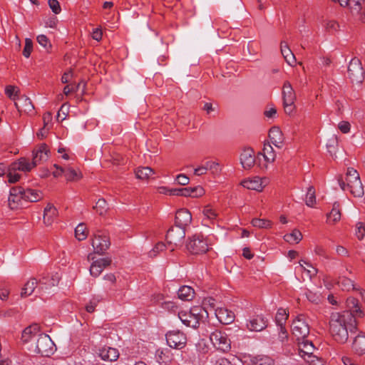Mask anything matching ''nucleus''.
Instances as JSON below:
<instances>
[{"label": "nucleus", "instance_id": "1", "mask_svg": "<svg viewBox=\"0 0 365 365\" xmlns=\"http://www.w3.org/2000/svg\"><path fill=\"white\" fill-rule=\"evenodd\" d=\"M353 321V314L348 311L331 313L329 320V332L334 340L344 344L349 339V328L352 333L356 327Z\"/></svg>", "mask_w": 365, "mask_h": 365}, {"label": "nucleus", "instance_id": "2", "mask_svg": "<svg viewBox=\"0 0 365 365\" xmlns=\"http://www.w3.org/2000/svg\"><path fill=\"white\" fill-rule=\"evenodd\" d=\"M346 175V182L341 177L338 179L341 190H346L348 189L354 197H362L364 191L358 172L353 168H349Z\"/></svg>", "mask_w": 365, "mask_h": 365}, {"label": "nucleus", "instance_id": "3", "mask_svg": "<svg viewBox=\"0 0 365 365\" xmlns=\"http://www.w3.org/2000/svg\"><path fill=\"white\" fill-rule=\"evenodd\" d=\"M29 350L34 354L49 356L54 353L55 344L48 335L39 334L36 341L30 344Z\"/></svg>", "mask_w": 365, "mask_h": 365}, {"label": "nucleus", "instance_id": "4", "mask_svg": "<svg viewBox=\"0 0 365 365\" xmlns=\"http://www.w3.org/2000/svg\"><path fill=\"white\" fill-rule=\"evenodd\" d=\"M186 248L192 255H200L208 250V244L202 235L196 234L187 238Z\"/></svg>", "mask_w": 365, "mask_h": 365}, {"label": "nucleus", "instance_id": "5", "mask_svg": "<svg viewBox=\"0 0 365 365\" xmlns=\"http://www.w3.org/2000/svg\"><path fill=\"white\" fill-rule=\"evenodd\" d=\"M292 334L298 341L305 339L309 333V327L304 320V314H299L292 325Z\"/></svg>", "mask_w": 365, "mask_h": 365}, {"label": "nucleus", "instance_id": "6", "mask_svg": "<svg viewBox=\"0 0 365 365\" xmlns=\"http://www.w3.org/2000/svg\"><path fill=\"white\" fill-rule=\"evenodd\" d=\"M210 339L213 346L222 352H227L231 349L230 340L225 333L219 330L212 332L210 335Z\"/></svg>", "mask_w": 365, "mask_h": 365}, {"label": "nucleus", "instance_id": "7", "mask_svg": "<svg viewBox=\"0 0 365 365\" xmlns=\"http://www.w3.org/2000/svg\"><path fill=\"white\" fill-rule=\"evenodd\" d=\"M348 73L353 83H361L364 78V72L359 58H354L349 62Z\"/></svg>", "mask_w": 365, "mask_h": 365}, {"label": "nucleus", "instance_id": "8", "mask_svg": "<svg viewBox=\"0 0 365 365\" xmlns=\"http://www.w3.org/2000/svg\"><path fill=\"white\" fill-rule=\"evenodd\" d=\"M167 344L171 348L181 349L187 342V337L179 330L170 331L165 334Z\"/></svg>", "mask_w": 365, "mask_h": 365}, {"label": "nucleus", "instance_id": "9", "mask_svg": "<svg viewBox=\"0 0 365 365\" xmlns=\"http://www.w3.org/2000/svg\"><path fill=\"white\" fill-rule=\"evenodd\" d=\"M185 237V229L180 227H171L167 232L166 240L168 243L175 247L182 246Z\"/></svg>", "mask_w": 365, "mask_h": 365}, {"label": "nucleus", "instance_id": "10", "mask_svg": "<svg viewBox=\"0 0 365 365\" xmlns=\"http://www.w3.org/2000/svg\"><path fill=\"white\" fill-rule=\"evenodd\" d=\"M100 232V230H96V232L93 234L95 240L92 241V246L94 250V253L103 255L109 248L110 242L107 236L101 235Z\"/></svg>", "mask_w": 365, "mask_h": 365}, {"label": "nucleus", "instance_id": "11", "mask_svg": "<svg viewBox=\"0 0 365 365\" xmlns=\"http://www.w3.org/2000/svg\"><path fill=\"white\" fill-rule=\"evenodd\" d=\"M283 103L286 114H290L294 109L293 103L295 99L294 90L289 82H285L282 91Z\"/></svg>", "mask_w": 365, "mask_h": 365}, {"label": "nucleus", "instance_id": "12", "mask_svg": "<svg viewBox=\"0 0 365 365\" xmlns=\"http://www.w3.org/2000/svg\"><path fill=\"white\" fill-rule=\"evenodd\" d=\"M192 222V215L185 208H182L176 212L175 217V226L185 229Z\"/></svg>", "mask_w": 365, "mask_h": 365}, {"label": "nucleus", "instance_id": "13", "mask_svg": "<svg viewBox=\"0 0 365 365\" xmlns=\"http://www.w3.org/2000/svg\"><path fill=\"white\" fill-rule=\"evenodd\" d=\"M302 341L300 343L299 342V352L301 356L307 361L311 362H314V360L312 358H314L315 356L313 355L314 351L315 349V347L313 344V343L311 341H309L307 339H302Z\"/></svg>", "mask_w": 365, "mask_h": 365}, {"label": "nucleus", "instance_id": "14", "mask_svg": "<svg viewBox=\"0 0 365 365\" xmlns=\"http://www.w3.org/2000/svg\"><path fill=\"white\" fill-rule=\"evenodd\" d=\"M36 166L35 162L32 160V162L30 163L26 158H21L10 165L11 170H14V172L19 170L24 173L30 172L32 168Z\"/></svg>", "mask_w": 365, "mask_h": 365}, {"label": "nucleus", "instance_id": "15", "mask_svg": "<svg viewBox=\"0 0 365 365\" xmlns=\"http://www.w3.org/2000/svg\"><path fill=\"white\" fill-rule=\"evenodd\" d=\"M14 104L20 113H29L31 112L34 108L31 101L26 96H21L18 97L17 99L14 101Z\"/></svg>", "mask_w": 365, "mask_h": 365}, {"label": "nucleus", "instance_id": "16", "mask_svg": "<svg viewBox=\"0 0 365 365\" xmlns=\"http://www.w3.org/2000/svg\"><path fill=\"white\" fill-rule=\"evenodd\" d=\"M215 315L218 320L224 324H230L235 321V314L231 310L225 307H217Z\"/></svg>", "mask_w": 365, "mask_h": 365}, {"label": "nucleus", "instance_id": "17", "mask_svg": "<svg viewBox=\"0 0 365 365\" xmlns=\"http://www.w3.org/2000/svg\"><path fill=\"white\" fill-rule=\"evenodd\" d=\"M49 149L46 143H42L32 151V160L35 162L36 165L41 161H46L48 158Z\"/></svg>", "mask_w": 365, "mask_h": 365}, {"label": "nucleus", "instance_id": "18", "mask_svg": "<svg viewBox=\"0 0 365 365\" xmlns=\"http://www.w3.org/2000/svg\"><path fill=\"white\" fill-rule=\"evenodd\" d=\"M269 138L273 145L277 148H282L284 144V137L277 126L272 127L269 130Z\"/></svg>", "mask_w": 365, "mask_h": 365}, {"label": "nucleus", "instance_id": "19", "mask_svg": "<svg viewBox=\"0 0 365 365\" xmlns=\"http://www.w3.org/2000/svg\"><path fill=\"white\" fill-rule=\"evenodd\" d=\"M247 327L250 331H260L267 327V320L262 315H257L249 321Z\"/></svg>", "mask_w": 365, "mask_h": 365}, {"label": "nucleus", "instance_id": "20", "mask_svg": "<svg viewBox=\"0 0 365 365\" xmlns=\"http://www.w3.org/2000/svg\"><path fill=\"white\" fill-rule=\"evenodd\" d=\"M254 150L251 148L245 149L240 155V163L244 169L251 168L255 162Z\"/></svg>", "mask_w": 365, "mask_h": 365}, {"label": "nucleus", "instance_id": "21", "mask_svg": "<svg viewBox=\"0 0 365 365\" xmlns=\"http://www.w3.org/2000/svg\"><path fill=\"white\" fill-rule=\"evenodd\" d=\"M58 214L57 209L52 204L48 203L43 210L44 224L47 226L51 225Z\"/></svg>", "mask_w": 365, "mask_h": 365}, {"label": "nucleus", "instance_id": "22", "mask_svg": "<svg viewBox=\"0 0 365 365\" xmlns=\"http://www.w3.org/2000/svg\"><path fill=\"white\" fill-rule=\"evenodd\" d=\"M352 349L358 355L365 354V334L360 332L354 337L352 343Z\"/></svg>", "mask_w": 365, "mask_h": 365}, {"label": "nucleus", "instance_id": "23", "mask_svg": "<svg viewBox=\"0 0 365 365\" xmlns=\"http://www.w3.org/2000/svg\"><path fill=\"white\" fill-rule=\"evenodd\" d=\"M99 355L104 361H115L119 357V352L115 348L104 347L99 350Z\"/></svg>", "mask_w": 365, "mask_h": 365}, {"label": "nucleus", "instance_id": "24", "mask_svg": "<svg viewBox=\"0 0 365 365\" xmlns=\"http://www.w3.org/2000/svg\"><path fill=\"white\" fill-rule=\"evenodd\" d=\"M346 306L349 309L348 312L353 314V321L356 322L355 317H361L363 315V312L359 306V300L354 297H349L346 299Z\"/></svg>", "mask_w": 365, "mask_h": 365}, {"label": "nucleus", "instance_id": "25", "mask_svg": "<svg viewBox=\"0 0 365 365\" xmlns=\"http://www.w3.org/2000/svg\"><path fill=\"white\" fill-rule=\"evenodd\" d=\"M351 274V272L348 269H346L345 272L342 273V276H339L336 283L341 287L342 290L350 291L351 289H355L354 281L347 277L346 274Z\"/></svg>", "mask_w": 365, "mask_h": 365}, {"label": "nucleus", "instance_id": "26", "mask_svg": "<svg viewBox=\"0 0 365 365\" xmlns=\"http://www.w3.org/2000/svg\"><path fill=\"white\" fill-rule=\"evenodd\" d=\"M40 330V327L38 324H33L26 328L22 332L21 340L24 343H27L35 337Z\"/></svg>", "mask_w": 365, "mask_h": 365}, {"label": "nucleus", "instance_id": "27", "mask_svg": "<svg viewBox=\"0 0 365 365\" xmlns=\"http://www.w3.org/2000/svg\"><path fill=\"white\" fill-rule=\"evenodd\" d=\"M178 317L181 322L187 327H190L194 329H196L199 327L197 319H195L193 318V317H190V314L187 312H180L178 313Z\"/></svg>", "mask_w": 365, "mask_h": 365}, {"label": "nucleus", "instance_id": "28", "mask_svg": "<svg viewBox=\"0 0 365 365\" xmlns=\"http://www.w3.org/2000/svg\"><path fill=\"white\" fill-rule=\"evenodd\" d=\"M178 297L184 301H190L195 295L194 289L190 286H182L178 292Z\"/></svg>", "mask_w": 365, "mask_h": 365}, {"label": "nucleus", "instance_id": "29", "mask_svg": "<svg viewBox=\"0 0 365 365\" xmlns=\"http://www.w3.org/2000/svg\"><path fill=\"white\" fill-rule=\"evenodd\" d=\"M241 185L247 189L256 191H261L263 188L261 180L259 178L254 180H245L242 181Z\"/></svg>", "mask_w": 365, "mask_h": 365}, {"label": "nucleus", "instance_id": "30", "mask_svg": "<svg viewBox=\"0 0 365 365\" xmlns=\"http://www.w3.org/2000/svg\"><path fill=\"white\" fill-rule=\"evenodd\" d=\"M281 52L282 56H284L286 62L290 65L292 66L295 63L296 59L295 56L293 54L291 49L287 46L286 43H282L281 44Z\"/></svg>", "mask_w": 365, "mask_h": 365}, {"label": "nucleus", "instance_id": "31", "mask_svg": "<svg viewBox=\"0 0 365 365\" xmlns=\"http://www.w3.org/2000/svg\"><path fill=\"white\" fill-rule=\"evenodd\" d=\"M37 284L38 281L36 278H31L29 280L21 290V297H25L31 295L34 292Z\"/></svg>", "mask_w": 365, "mask_h": 365}, {"label": "nucleus", "instance_id": "32", "mask_svg": "<svg viewBox=\"0 0 365 365\" xmlns=\"http://www.w3.org/2000/svg\"><path fill=\"white\" fill-rule=\"evenodd\" d=\"M24 200L29 201V202H38L41 198V192L33 189H26L25 190L24 196H21Z\"/></svg>", "mask_w": 365, "mask_h": 365}, {"label": "nucleus", "instance_id": "33", "mask_svg": "<svg viewBox=\"0 0 365 365\" xmlns=\"http://www.w3.org/2000/svg\"><path fill=\"white\" fill-rule=\"evenodd\" d=\"M184 197H199L205 194V190L201 186L194 187H184Z\"/></svg>", "mask_w": 365, "mask_h": 365}, {"label": "nucleus", "instance_id": "34", "mask_svg": "<svg viewBox=\"0 0 365 365\" xmlns=\"http://www.w3.org/2000/svg\"><path fill=\"white\" fill-rule=\"evenodd\" d=\"M137 178L140 180H148L150 175L155 173L154 170L150 167H140L135 172Z\"/></svg>", "mask_w": 365, "mask_h": 365}, {"label": "nucleus", "instance_id": "35", "mask_svg": "<svg viewBox=\"0 0 365 365\" xmlns=\"http://www.w3.org/2000/svg\"><path fill=\"white\" fill-rule=\"evenodd\" d=\"M263 155L265 161L274 162L276 158L275 152L269 142L264 143L263 148Z\"/></svg>", "mask_w": 365, "mask_h": 365}, {"label": "nucleus", "instance_id": "36", "mask_svg": "<svg viewBox=\"0 0 365 365\" xmlns=\"http://www.w3.org/2000/svg\"><path fill=\"white\" fill-rule=\"evenodd\" d=\"M340 205L338 202H335L333 207L329 213L327 214V218H332V222L336 223L341 219Z\"/></svg>", "mask_w": 365, "mask_h": 365}, {"label": "nucleus", "instance_id": "37", "mask_svg": "<svg viewBox=\"0 0 365 365\" xmlns=\"http://www.w3.org/2000/svg\"><path fill=\"white\" fill-rule=\"evenodd\" d=\"M338 147V138L336 135H331L327 144V150L332 157H336V152Z\"/></svg>", "mask_w": 365, "mask_h": 365}, {"label": "nucleus", "instance_id": "38", "mask_svg": "<svg viewBox=\"0 0 365 365\" xmlns=\"http://www.w3.org/2000/svg\"><path fill=\"white\" fill-rule=\"evenodd\" d=\"M93 208L96 210L98 215L101 216L106 215L109 209L108 203L104 198H100Z\"/></svg>", "mask_w": 365, "mask_h": 365}, {"label": "nucleus", "instance_id": "39", "mask_svg": "<svg viewBox=\"0 0 365 365\" xmlns=\"http://www.w3.org/2000/svg\"><path fill=\"white\" fill-rule=\"evenodd\" d=\"M302 239V235L301 232L297 229L293 230L291 233L286 234L284 236V240L288 242H295L296 243H299Z\"/></svg>", "mask_w": 365, "mask_h": 365}, {"label": "nucleus", "instance_id": "40", "mask_svg": "<svg viewBox=\"0 0 365 365\" xmlns=\"http://www.w3.org/2000/svg\"><path fill=\"white\" fill-rule=\"evenodd\" d=\"M65 177L68 181H75L82 178L81 173H78L72 168L64 170Z\"/></svg>", "mask_w": 365, "mask_h": 365}, {"label": "nucleus", "instance_id": "41", "mask_svg": "<svg viewBox=\"0 0 365 365\" xmlns=\"http://www.w3.org/2000/svg\"><path fill=\"white\" fill-rule=\"evenodd\" d=\"M87 232L86 225L84 223H80L75 229V237L79 240H83L87 237Z\"/></svg>", "mask_w": 365, "mask_h": 365}, {"label": "nucleus", "instance_id": "42", "mask_svg": "<svg viewBox=\"0 0 365 365\" xmlns=\"http://www.w3.org/2000/svg\"><path fill=\"white\" fill-rule=\"evenodd\" d=\"M288 316L289 314L287 313L284 309L279 308L275 317V321L277 326L284 325Z\"/></svg>", "mask_w": 365, "mask_h": 365}, {"label": "nucleus", "instance_id": "43", "mask_svg": "<svg viewBox=\"0 0 365 365\" xmlns=\"http://www.w3.org/2000/svg\"><path fill=\"white\" fill-rule=\"evenodd\" d=\"M316 202L315 189L313 186L308 187L307 193L306 205L309 207H313Z\"/></svg>", "mask_w": 365, "mask_h": 365}, {"label": "nucleus", "instance_id": "44", "mask_svg": "<svg viewBox=\"0 0 365 365\" xmlns=\"http://www.w3.org/2000/svg\"><path fill=\"white\" fill-rule=\"evenodd\" d=\"M19 88L14 86H7L5 88L6 95L12 101H15L18 96Z\"/></svg>", "mask_w": 365, "mask_h": 365}, {"label": "nucleus", "instance_id": "45", "mask_svg": "<svg viewBox=\"0 0 365 365\" xmlns=\"http://www.w3.org/2000/svg\"><path fill=\"white\" fill-rule=\"evenodd\" d=\"M252 225L255 227L269 228L271 227V222L265 219L254 218Z\"/></svg>", "mask_w": 365, "mask_h": 365}, {"label": "nucleus", "instance_id": "46", "mask_svg": "<svg viewBox=\"0 0 365 365\" xmlns=\"http://www.w3.org/2000/svg\"><path fill=\"white\" fill-rule=\"evenodd\" d=\"M256 365H273L274 360L267 356L256 357L254 361Z\"/></svg>", "mask_w": 365, "mask_h": 365}, {"label": "nucleus", "instance_id": "47", "mask_svg": "<svg viewBox=\"0 0 365 365\" xmlns=\"http://www.w3.org/2000/svg\"><path fill=\"white\" fill-rule=\"evenodd\" d=\"M25 192V189H24L22 187H13L10 190V194L11 196H14L15 197L18 198V200H21L24 199L23 197H20L21 196H24Z\"/></svg>", "mask_w": 365, "mask_h": 365}, {"label": "nucleus", "instance_id": "48", "mask_svg": "<svg viewBox=\"0 0 365 365\" xmlns=\"http://www.w3.org/2000/svg\"><path fill=\"white\" fill-rule=\"evenodd\" d=\"M205 166L207 171L210 170L212 173H217L220 171V164L217 162L207 161Z\"/></svg>", "mask_w": 365, "mask_h": 365}, {"label": "nucleus", "instance_id": "49", "mask_svg": "<svg viewBox=\"0 0 365 365\" xmlns=\"http://www.w3.org/2000/svg\"><path fill=\"white\" fill-rule=\"evenodd\" d=\"M103 269L101 268L98 262L93 261L90 268V273L92 276L97 277L102 272Z\"/></svg>", "mask_w": 365, "mask_h": 365}, {"label": "nucleus", "instance_id": "50", "mask_svg": "<svg viewBox=\"0 0 365 365\" xmlns=\"http://www.w3.org/2000/svg\"><path fill=\"white\" fill-rule=\"evenodd\" d=\"M165 247L166 245L165 243L162 242L157 243L153 247V249L150 252V256L152 257H155L158 253L164 250Z\"/></svg>", "mask_w": 365, "mask_h": 365}, {"label": "nucleus", "instance_id": "51", "mask_svg": "<svg viewBox=\"0 0 365 365\" xmlns=\"http://www.w3.org/2000/svg\"><path fill=\"white\" fill-rule=\"evenodd\" d=\"M33 43L32 41L30 38H26L25 40V46L23 51V55L26 58H29L31 55V52L32 51Z\"/></svg>", "mask_w": 365, "mask_h": 365}, {"label": "nucleus", "instance_id": "52", "mask_svg": "<svg viewBox=\"0 0 365 365\" xmlns=\"http://www.w3.org/2000/svg\"><path fill=\"white\" fill-rule=\"evenodd\" d=\"M7 178L9 183H15L19 180L21 175L16 173V172H14V170H11V167H9Z\"/></svg>", "mask_w": 365, "mask_h": 365}, {"label": "nucleus", "instance_id": "53", "mask_svg": "<svg viewBox=\"0 0 365 365\" xmlns=\"http://www.w3.org/2000/svg\"><path fill=\"white\" fill-rule=\"evenodd\" d=\"M48 6L55 14H58L61 11L59 2L57 0H48Z\"/></svg>", "mask_w": 365, "mask_h": 365}, {"label": "nucleus", "instance_id": "54", "mask_svg": "<svg viewBox=\"0 0 365 365\" xmlns=\"http://www.w3.org/2000/svg\"><path fill=\"white\" fill-rule=\"evenodd\" d=\"M190 314H203L207 317L208 313L205 308H203L202 307H194L190 309V312H188Z\"/></svg>", "mask_w": 365, "mask_h": 365}, {"label": "nucleus", "instance_id": "55", "mask_svg": "<svg viewBox=\"0 0 365 365\" xmlns=\"http://www.w3.org/2000/svg\"><path fill=\"white\" fill-rule=\"evenodd\" d=\"M37 41L45 48H48L51 47V43H49L48 38L43 34H41L37 36Z\"/></svg>", "mask_w": 365, "mask_h": 365}, {"label": "nucleus", "instance_id": "56", "mask_svg": "<svg viewBox=\"0 0 365 365\" xmlns=\"http://www.w3.org/2000/svg\"><path fill=\"white\" fill-rule=\"evenodd\" d=\"M175 180L180 185H187L190 182V178L185 174H179L177 175Z\"/></svg>", "mask_w": 365, "mask_h": 365}, {"label": "nucleus", "instance_id": "57", "mask_svg": "<svg viewBox=\"0 0 365 365\" xmlns=\"http://www.w3.org/2000/svg\"><path fill=\"white\" fill-rule=\"evenodd\" d=\"M365 234V227L364 223L358 222L356 225V235L359 240H362Z\"/></svg>", "mask_w": 365, "mask_h": 365}, {"label": "nucleus", "instance_id": "58", "mask_svg": "<svg viewBox=\"0 0 365 365\" xmlns=\"http://www.w3.org/2000/svg\"><path fill=\"white\" fill-rule=\"evenodd\" d=\"M203 110L208 113L212 112H219L218 105L216 103L212 104L211 103H205L203 106Z\"/></svg>", "mask_w": 365, "mask_h": 365}, {"label": "nucleus", "instance_id": "59", "mask_svg": "<svg viewBox=\"0 0 365 365\" xmlns=\"http://www.w3.org/2000/svg\"><path fill=\"white\" fill-rule=\"evenodd\" d=\"M203 214L207 220H213L217 217V214L215 210H212L209 207H207L204 209Z\"/></svg>", "mask_w": 365, "mask_h": 365}, {"label": "nucleus", "instance_id": "60", "mask_svg": "<svg viewBox=\"0 0 365 365\" xmlns=\"http://www.w3.org/2000/svg\"><path fill=\"white\" fill-rule=\"evenodd\" d=\"M96 262H98L101 268L103 270L104 268L107 267L111 264V259L109 257L102 258L97 260H95Z\"/></svg>", "mask_w": 365, "mask_h": 365}, {"label": "nucleus", "instance_id": "61", "mask_svg": "<svg viewBox=\"0 0 365 365\" xmlns=\"http://www.w3.org/2000/svg\"><path fill=\"white\" fill-rule=\"evenodd\" d=\"M350 123L348 121H341L339 123L338 128L343 133H347L350 130Z\"/></svg>", "mask_w": 365, "mask_h": 365}, {"label": "nucleus", "instance_id": "62", "mask_svg": "<svg viewBox=\"0 0 365 365\" xmlns=\"http://www.w3.org/2000/svg\"><path fill=\"white\" fill-rule=\"evenodd\" d=\"M100 302V299H93L88 304L86 305V309L88 312L92 313L95 311V308L97 304Z\"/></svg>", "mask_w": 365, "mask_h": 365}, {"label": "nucleus", "instance_id": "63", "mask_svg": "<svg viewBox=\"0 0 365 365\" xmlns=\"http://www.w3.org/2000/svg\"><path fill=\"white\" fill-rule=\"evenodd\" d=\"M279 327V339L281 341H284L285 339H288V333L284 327V325H281Z\"/></svg>", "mask_w": 365, "mask_h": 365}, {"label": "nucleus", "instance_id": "64", "mask_svg": "<svg viewBox=\"0 0 365 365\" xmlns=\"http://www.w3.org/2000/svg\"><path fill=\"white\" fill-rule=\"evenodd\" d=\"M186 191L184 190V188H172L169 190V194L170 195H176V196H183L184 192Z\"/></svg>", "mask_w": 365, "mask_h": 365}]
</instances>
